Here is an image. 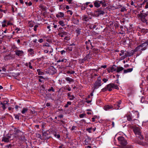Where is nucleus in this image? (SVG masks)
Returning a JSON list of instances; mask_svg holds the SVG:
<instances>
[{
	"instance_id": "nucleus-35",
	"label": "nucleus",
	"mask_w": 148,
	"mask_h": 148,
	"mask_svg": "<svg viewBox=\"0 0 148 148\" xmlns=\"http://www.w3.org/2000/svg\"><path fill=\"white\" fill-rule=\"evenodd\" d=\"M71 101H68L67 103V104H65L64 106V107L65 108H67L68 107L69 105H71Z\"/></svg>"
},
{
	"instance_id": "nucleus-55",
	"label": "nucleus",
	"mask_w": 148,
	"mask_h": 148,
	"mask_svg": "<svg viewBox=\"0 0 148 148\" xmlns=\"http://www.w3.org/2000/svg\"><path fill=\"white\" fill-rule=\"evenodd\" d=\"M64 62V59H62V60H61L60 59H59L57 61V62Z\"/></svg>"
},
{
	"instance_id": "nucleus-60",
	"label": "nucleus",
	"mask_w": 148,
	"mask_h": 148,
	"mask_svg": "<svg viewBox=\"0 0 148 148\" xmlns=\"http://www.w3.org/2000/svg\"><path fill=\"white\" fill-rule=\"evenodd\" d=\"M67 50H68L69 51H71L72 50V48L70 47H68L67 49Z\"/></svg>"
},
{
	"instance_id": "nucleus-30",
	"label": "nucleus",
	"mask_w": 148,
	"mask_h": 148,
	"mask_svg": "<svg viewBox=\"0 0 148 148\" xmlns=\"http://www.w3.org/2000/svg\"><path fill=\"white\" fill-rule=\"evenodd\" d=\"M112 88H114L116 89H119V87L117 85H115L113 83H112Z\"/></svg>"
},
{
	"instance_id": "nucleus-2",
	"label": "nucleus",
	"mask_w": 148,
	"mask_h": 148,
	"mask_svg": "<svg viewBox=\"0 0 148 148\" xmlns=\"http://www.w3.org/2000/svg\"><path fill=\"white\" fill-rule=\"evenodd\" d=\"M94 6L97 8L101 5L102 7H106L108 5V1L107 0H103L99 1L96 0L93 2Z\"/></svg>"
},
{
	"instance_id": "nucleus-8",
	"label": "nucleus",
	"mask_w": 148,
	"mask_h": 148,
	"mask_svg": "<svg viewBox=\"0 0 148 148\" xmlns=\"http://www.w3.org/2000/svg\"><path fill=\"white\" fill-rule=\"evenodd\" d=\"M10 136H9L7 137H3L2 138V141L4 142L5 143H8L10 141Z\"/></svg>"
},
{
	"instance_id": "nucleus-18",
	"label": "nucleus",
	"mask_w": 148,
	"mask_h": 148,
	"mask_svg": "<svg viewBox=\"0 0 148 148\" xmlns=\"http://www.w3.org/2000/svg\"><path fill=\"white\" fill-rule=\"evenodd\" d=\"M116 69V71L117 73H119L124 69L122 67L117 66Z\"/></svg>"
},
{
	"instance_id": "nucleus-51",
	"label": "nucleus",
	"mask_w": 148,
	"mask_h": 148,
	"mask_svg": "<svg viewBox=\"0 0 148 148\" xmlns=\"http://www.w3.org/2000/svg\"><path fill=\"white\" fill-rule=\"evenodd\" d=\"M102 91H103V92H105V91L108 90H107V88H106V86L104 88H103L102 89Z\"/></svg>"
},
{
	"instance_id": "nucleus-16",
	"label": "nucleus",
	"mask_w": 148,
	"mask_h": 148,
	"mask_svg": "<svg viewBox=\"0 0 148 148\" xmlns=\"http://www.w3.org/2000/svg\"><path fill=\"white\" fill-rule=\"evenodd\" d=\"M67 96L69 97V98L70 100H72L74 99L75 98L74 95H71V93L69 92L67 93Z\"/></svg>"
},
{
	"instance_id": "nucleus-4",
	"label": "nucleus",
	"mask_w": 148,
	"mask_h": 148,
	"mask_svg": "<svg viewBox=\"0 0 148 148\" xmlns=\"http://www.w3.org/2000/svg\"><path fill=\"white\" fill-rule=\"evenodd\" d=\"M101 77L100 76L98 77L97 80L94 83L93 85V87L92 88L93 90L92 92H93L95 90L98 89L101 85Z\"/></svg>"
},
{
	"instance_id": "nucleus-62",
	"label": "nucleus",
	"mask_w": 148,
	"mask_h": 148,
	"mask_svg": "<svg viewBox=\"0 0 148 148\" xmlns=\"http://www.w3.org/2000/svg\"><path fill=\"white\" fill-rule=\"evenodd\" d=\"M7 148H9V147H11V144H9L7 145H6L5 146Z\"/></svg>"
},
{
	"instance_id": "nucleus-20",
	"label": "nucleus",
	"mask_w": 148,
	"mask_h": 148,
	"mask_svg": "<svg viewBox=\"0 0 148 148\" xmlns=\"http://www.w3.org/2000/svg\"><path fill=\"white\" fill-rule=\"evenodd\" d=\"M67 33L66 32H59L58 33V35L59 36H60L61 37H63V36H66L67 35Z\"/></svg>"
},
{
	"instance_id": "nucleus-50",
	"label": "nucleus",
	"mask_w": 148,
	"mask_h": 148,
	"mask_svg": "<svg viewBox=\"0 0 148 148\" xmlns=\"http://www.w3.org/2000/svg\"><path fill=\"white\" fill-rule=\"evenodd\" d=\"M146 30L145 29H143L141 30V32L143 33H145Z\"/></svg>"
},
{
	"instance_id": "nucleus-28",
	"label": "nucleus",
	"mask_w": 148,
	"mask_h": 148,
	"mask_svg": "<svg viewBox=\"0 0 148 148\" xmlns=\"http://www.w3.org/2000/svg\"><path fill=\"white\" fill-rule=\"evenodd\" d=\"M66 80L67 81L69 82V83L71 82H73L74 80L72 78H70L69 77H66L65 78Z\"/></svg>"
},
{
	"instance_id": "nucleus-46",
	"label": "nucleus",
	"mask_w": 148,
	"mask_h": 148,
	"mask_svg": "<svg viewBox=\"0 0 148 148\" xmlns=\"http://www.w3.org/2000/svg\"><path fill=\"white\" fill-rule=\"evenodd\" d=\"M15 117V119L19 120V116L17 114H14Z\"/></svg>"
},
{
	"instance_id": "nucleus-25",
	"label": "nucleus",
	"mask_w": 148,
	"mask_h": 148,
	"mask_svg": "<svg viewBox=\"0 0 148 148\" xmlns=\"http://www.w3.org/2000/svg\"><path fill=\"white\" fill-rule=\"evenodd\" d=\"M7 22V21L5 20H4L2 22V27H7V25H6L5 23Z\"/></svg>"
},
{
	"instance_id": "nucleus-41",
	"label": "nucleus",
	"mask_w": 148,
	"mask_h": 148,
	"mask_svg": "<svg viewBox=\"0 0 148 148\" xmlns=\"http://www.w3.org/2000/svg\"><path fill=\"white\" fill-rule=\"evenodd\" d=\"M25 3L27 5L30 6L32 5V3L31 2H29V3L26 2Z\"/></svg>"
},
{
	"instance_id": "nucleus-47",
	"label": "nucleus",
	"mask_w": 148,
	"mask_h": 148,
	"mask_svg": "<svg viewBox=\"0 0 148 148\" xmlns=\"http://www.w3.org/2000/svg\"><path fill=\"white\" fill-rule=\"evenodd\" d=\"M40 88L42 90H44L45 88L44 86L43 85H42L40 86Z\"/></svg>"
},
{
	"instance_id": "nucleus-7",
	"label": "nucleus",
	"mask_w": 148,
	"mask_h": 148,
	"mask_svg": "<svg viewBox=\"0 0 148 148\" xmlns=\"http://www.w3.org/2000/svg\"><path fill=\"white\" fill-rule=\"evenodd\" d=\"M49 134L50 132L48 130V131H47L46 132H45L43 133V136L45 137V139H48L50 137V136H49Z\"/></svg>"
},
{
	"instance_id": "nucleus-29",
	"label": "nucleus",
	"mask_w": 148,
	"mask_h": 148,
	"mask_svg": "<svg viewBox=\"0 0 148 148\" xmlns=\"http://www.w3.org/2000/svg\"><path fill=\"white\" fill-rule=\"evenodd\" d=\"M37 71L38 75H43L44 74V73L42 72L41 70L40 69H37Z\"/></svg>"
},
{
	"instance_id": "nucleus-33",
	"label": "nucleus",
	"mask_w": 148,
	"mask_h": 148,
	"mask_svg": "<svg viewBox=\"0 0 148 148\" xmlns=\"http://www.w3.org/2000/svg\"><path fill=\"white\" fill-rule=\"evenodd\" d=\"M58 23L62 26H64L65 25V24L64 23V21H63L61 20L59 21L58 22Z\"/></svg>"
},
{
	"instance_id": "nucleus-37",
	"label": "nucleus",
	"mask_w": 148,
	"mask_h": 148,
	"mask_svg": "<svg viewBox=\"0 0 148 148\" xmlns=\"http://www.w3.org/2000/svg\"><path fill=\"white\" fill-rule=\"evenodd\" d=\"M1 102V105H2V106H1V107H2L3 110H5L6 108L5 104L3 103H2L1 102Z\"/></svg>"
},
{
	"instance_id": "nucleus-57",
	"label": "nucleus",
	"mask_w": 148,
	"mask_h": 148,
	"mask_svg": "<svg viewBox=\"0 0 148 148\" xmlns=\"http://www.w3.org/2000/svg\"><path fill=\"white\" fill-rule=\"evenodd\" d=\"M102 80L105 83L106 82L108 81V79H107L104 78H103Z\"/></svg>"
},
{
	"instance_id": "nucleus-10",
	"label": "nucleus",
	"mask_w": 148,
	"mask_h": 148,
	"mask_svg": "<svg viewBox=\"0 0 148 148\" xmlns=\"http://www.w3.org/2000/svg\"><path fill=\"white\" fill-rule=\"evenodd\" d=\"M125 54L121 57L123 59H124L127 56H130L132 55L131 53L128 52V51H125Z\"/></svg>"
},
{
	"instance_id": "nucleus-63",
	"label": "nucleus",
	"mask_w": 148,
	"mask_h": 148,
	"mask_svg": "<svg viewBox=\"0 0 148 148\" xmlns=\"http://www.w3.org/2000/svg\"><path fill=\"white\" fill-rule=\"evenodd\" d=\"M86 59H90V56L89 54L86 56Z\"/></svg>"
},
{
	"instance_id": "nucleus-32",
	"label": "nucleus",
	"mask_w": 148,
	"mask_h": 148,
	"mask_svg": "<svg viewBox=\"0 0 148 148\" xmlns=\"http://www.w3.org/2000/svg\"><path fill=\"white\" fill-rule=\"evenodd\" d=\"M28 110V109L26 108H23L21 111V112L23 114H24Z\"/></svg>"
},
{
	"instance_id": "nucleus-48",
	"label": "nucleus",
	"mask_w": 148,
	"mask_h": 148,
	"mask_svg": "<svg viewBox=\"0 0 148 148\" xmlns=\"http://www.w3.org/2000/svg\"><path fill=\"white\" fill-rule=\"evenodd\" d=\"M38 27V25H35L34 26V31H36L37 30V28Z\"/></svg>"
},
{
	"instance_id": "nucleus-23",
	"label": "nucleus",
	"mask_w": 148,
	"mask_h": 148,
	"mask_svg": "<svg viewBox=\"0 0 148 148\" xmlns=\"http://www.w3.org/2000/svg\"><path fill=\"white\" fill-rule=\"evenodd\" d=\"M28 52L31 55H33L34 53V49L32 48H30L28 50Z\"/></svg>"
},
{
	"instance_id": "nucleus-36",
	"label": "nucleus",
	"mask_w": 148,
	"mask_h": 148,
	"mask_svg": "<svg viewBox=\"0 0 148 148\" xmlns=\"http://www.w3.org/2000/svg\"><path fill=\"white\" fill-rule=\"evenodd\" d=\"M121 100H120L119 101V105H118V107H115V108L116 109H118L120 107V105L121 104Z\"/></svg>"
},
{
	"instance_id": "nucleus-17",
	"label": "nucleus",
	"mask_w": 148,
	"mask_h": 148,
	"mask_svg": "<svg viewBox=\"0 0 148 148\" xmlns=\"http://www.w3.org/2000/svg\"><path fill=\"white\" fill-rule=\"evenodd\" d=\"M106 88L109 91H112V83H110L106 86Z\"/></svg>"
},
{
	"instance_id": "nucleus-59",
	"label": "nucleus",
	"mask_w": 148,
	"mask_h": 148,
	"mask_svg": "<svg viewBox=\"0 0 148 148\" xmlns=\"http://www.w3.org/2000/svg\"><path fill=\"white\" fill-rule=\"evenodd\" d=\"M119 101L116 102L115 104L114 105V107L115 108V107H118V105H119Z\"/></svg>"
},
{
	"instance_id": "nucleus-54",
	"label": "nucleus",
	"mask_w": 148,
	"mask_h": 148,
	"mask_svg": "<svg viewBox=\"0 0 148 148\" xmlns=\"http://www.w3.org/2000/svg\"><path fill=\"white\" fill-rule=\"evenodd\" d=\"M107 71L108 73L112 72V71L110 67L108 68L107 69Z\"/></svg>"
},
{
	"instance_id": "nucleus-1",
	"label": "nucleus",
	"mask_w": 148,
	"mask_h": 148,
	"mask_svg": "<svg viewBox=\"0 0 148 148\" xmlns=\"http://www.w3.org/2000/svg\"><path fill=\"white\" fill-rule=\"evenodd\" d=\"M14 134L15 137L18 138L20 140L24 141L25 140V138L23 133L18 129L15 128H14Z\"/></svg>"
},
{
	"instance_id": "nucleus-24",
	"label": "nucleus",
	"mask_w": 148,
	"mask_h": 148,
	"mask_svg": "<svg viewBox=\"0 0 148 148\" xmlns=\"http://www.w3.org/2000/svg\"><path fill=\"white\" fill-rule=\"evenodd\" d=\"M82 20L83 21H89V19L86 15H84L83 16Z\"/></svg>"
},
{
	"instance_id": "nucleus-12",
	"label": "nucleus",
	"mask_w": 148,
	"mask_h": 148,
	"mask_svg": "<svg viewBox=\"0 0 148 148\" xmlns=\"http://www.w3.org/2000/svg\"><path fill=\"white\" fill-rule=\"evenodd\" d=\"M143 12V11H142L141 12H140V14H138L137 16L138 17L145 18L147 16V14L142 13Z\"/></svg>"
},
{
	"instance_id": "nucleus-34",
	"label": "nucleus",
	"mask_w": 148,
	"mask_h": 148,
	"mask_svg": "<svg viewBox=\"0 0 148 148\" xmlns=\"http://www.w3.org/2000/svg\"><path fill=\"white\" fill-rule=\"evenodd\" d=\"M48 91L49 92L51 91L54 92H55V89L53 87H51L50 88L48 89Z\"/></svg>"
},
{
	"instance_id": "nucleus-56",
	"label": "nucleus",
	"mask_w": 148,
	"mask_h": 148,
	"mask_svg": "<svg viewBox=\"0 0 148 148\" xmlns=\"http://www.w3.org/2000/svg\"><path fill=\"white\" fill-rule=\"evenodd\" d=\"M38 41L40 43H42L43 41V40L41 38L38 40Z\"/></svg>"
},
{
	"instance_id": "nucleus-5",
	"label": "nucleus",
	"mask_w": 148,
	"mask_h": 148,
	"mask_svg": "<svg viewBox=\"0 0 148 148\" xmlns=\"http://www.w3.org/2000/svg\"><path fill=\"white\" fill-rule=\"evenodd\" d=\"M147 46V45H145V44L143 43L136 47L134 51H139L142 52V51L145 50L146 49Z\"/></svg>"
},
{
	"instance_id": "nucleus-14",
	"label": "nucleus",
	"mask_w": 148,
	"mask_h": 148,
	"mask_svg": "<svg viewBox=\"0 0 148 148\" xmlns=\"http://www.w3.org/2000/svg\"><path fill=\"white\" fill-rule=\"evenodd\" d=\"M72 21L74 24L77 25H79V20L78 19L73 17L72 18Z\"/></svg>"
},
{
	"instance_id": "nucleus-40",
	"label": "nucleus",
	"mask_w": 148,
	"mask_h": 148,
	"mask_svg": "<svg viewBox=\"0 0 148 148\" xmlns=\"http://www.w3.org/2000/svg\"><path fill=\"white\" fill-rule=\"evenodd\" d=\"M86 114H82L79 115V117L80 118H82L85 116Z\"/></svg>"
},
{
	"instance_id": "nucleus-42",
	"label": "nucleus",
	"mask_w": 148,
	"mask_h": 148,
	"mask_svg": "<svg viewBox=\"0 0 148 148\" xmlns=\"http://www.w3.org/2000/svg\"><path fill=\"white\" fill-rule=\"evenodd\" d=\"M67 73L68 74H73L75 73V71H67Z\"/></svg>"
},
{
	"instance_id": "nucleus-27",
	"label": "nucleus",
	"mask_w": 148,
	"mask_h": 148,
	"mask_svg": "<svg viewBox=\"0 0 148 148\" xmlns=\"http://www.w3.org/2000/svg\"><path fill=\"white\" fill-rule=\"evenodd\" d=\"M116 66L114 65H113L112 66L110 67L111 69L112 72L116 71Z\"/></svg>"
},
{
	"instance_id": "nucleus-39",
	"label": "nucleus",
	"mask_w": 148,
	"mask_h": 148,
	"mask_svg": "<svg viewBox=\"0 0 148 148\" xmlns=\"http://www.w3.org/2000/svg\"><path fill=\"white\" fill-rule=\"evenodd\" d=\"M28 67L30 69H33V67L32 66L31 63V62H29L28 63Z\"/></svg>"
},
{
	"instance_id": "nucleus-52",
	"label": "nucleus",
	"mask_w": 148,
	"mask_h": 148,
	"mask_svg": "<svg viewBox=\"0 0 148 148\" xmlns=\"http://www.w3.org/2000/svg\"><path fill=\"white\" fill-rule=\"evenodd\" d=\"M66 51L63 50L60 51V53H61V54L63 55L65 53H66Z\"/></svg>"
},
{
	"instance_id": "nucleus-13",
	"label": "nucleus",
	"mask_w": 148,
	"mask_h": 148,
	"mask_svg": "<svg viewBox=\"0 0 148 148\" xmlns=\"http://www.w3.org/2000/svg\"><path fill=\"white\" fill-rule=\"evenodd\" d=\"M23 52L22 50H17L15 51L16 54L18 56H21L23 54Z\"/></svg>"
},
{
	"instance_id": "nucleus-6",
	"label": "nucleus",
	"mask_w": 148,
	"mask_h": 148,
	"mask_svg": "<svg viewBox=\"0 0 148 148\" xmlns=\"http://www.w3.org/2000/svg\"><path fill=\"white\" fill-rule=\"evenodd\" d=\"M118 140L120 144L123 146H124L127 145V141L122 136L119 137L118 138Z\"/></svg>"
},
{
	"instance_id": "nucleus-58",
	"label": "nucleus",
	"mask_w": 148,
	"mask_h": 148,
	"mask_svg": "<svg viewBox=\"0 0 148 148\" xmlns=\"http://www.w3.org/2000/svg\"><path fill=\"white\" fill-rule=\"evenodd\" d=\"M65 40H69L70 38H69L68 37L65 36L64 39Z\"/></svg>"
},
{
	"instance_id": "nucleus-9",
	"label": "nucleus",
	"mask_w": 148,
	"mask_h": 148,
	"mask_svg": "<svg viewBox=\"0 0 148 148\" xmlns=\"http://www.w3.org/2000/svg\"><path fill=\"white\" fill-rule=\"evenodd\" d=\"M96 13L98 16L101 15H103L105 13L103 10H101L100 8H98L97 10Z\"/></svg>"
},
{
	"instance_id": "nucleus-49",
	"label": "nucleus",
	"mask_w": 148,
	"mask_h": 148,
	"mask_svg": "<svg viewBox=\"0 0 148 148\" xmlns=\"http://www.w3.org/2000/svg\"><path fill=\"white\" fill-rule=\"evenodd\" d=\"M120 52L121 53V54H122V56L125 54V51L124 50H122L120 51Z\"/></svg>"
},
{
	"instance_id": "nucleus-44",
	"label": "nucleus",
	"mask_w": 148,
	"mask_h": 148,
	"mask_svg": "<svg viewBox=\"0 0 148 148\" xmlns=\"http://www.w3.org/2000/svg\"><path fill=\"white\" fill-rule=\"evenodd\" d=\"M67 12L68 14H70L71 15H72L73 14L72 12L70 10H68L67 11Z\"/></svg>"
},
{
	"instance_id": "nucleus-21",
	"label": "nucleus",
	"mask_w": 148,
	"mask_h": 148,
	"mask_svg": "<svg viewBox=\"0 0 148 148\" xmlns=\"http://www.w3.org/2000/svg\"><path fill=\"white\" fill-rule=\"evenodd\" d=\"M141 20L143 23H146L147 25H148V22L147 20L145 17H140Z\"/></svg>"
},
{
	"instance_id": "nucleus-22",
	"label": "nucleus",
	"mask_w": 148,
	"mask_h": 148,
	"mask_svg": "<svg viewBox=\"0 0 148 148\" xmlns=\"http://www.w3.org/2000/svg\"><path fill=\"white\" fill-rule=\"evenodd\" d=\"M127 120L128 121H132V124H133V123H134L133 122V121H132V117L131 116H130V115H127Z\"/></svg>"
},
{
	"instance_id": "nucleus-19",
	"label": "nucleus",
	"mask_w": 148,
	"mask_h": 148,
	"mask_svg": "<svg viewBox=\"0 0 148 148\" xmlns=\"http://www.w3.org/2000/svg\"><path fill=\"white\" fill-rule=\"evenodd\" d=\"M64 14L62 12H60L58 14H56V16L57 18L62 17L64 16Z\"/></svg>"
},
{
	"instance_id": "nucleus-64",
	"label": "nucleus",
	"mask_w": 148,
	"mask_h": 148,
	"mask_svg": "<svg viewBox=\"0 0 148 148\" xmlns=\"http://www.w3.org/2000/svg\"><path fill=\"white\" fill-rule=\"evenodd\" d=\"M145 8L146 9L148 8V2H147L146 3V5L145 6Z\"/></svg>"
},
{
	"instance_id": "nucleus-15",
	"label": "nucleus",
	"mask_w": 148,
	"mask_h": 148,
	"mask_svg": "<svg viewBox=\"0 0 148 148\" xmlns=\"http://www.w3.org/2000/svg\"><path fill=\"white\" fill-rule=\"evenodd\" d=\"M113 107L112 106H109L108 105L105 106L104 107V109L106 110H108L110 109H113Z\"/></svg>"
},
{
	"instance_id": "nucleus-26",
	"label": "nucleus",
	"mask_w": 148,
	"mask_h": 148,
	"mask_svg": "<svg viewBox=\"0 0 148 148\" xmlns=\"http://www.w3.org/2000/svg\"><path fill=\"white\" fill-rule=\"evenodd\" d=\"M133 70L132 68L128 69L126 70H124L123 71L124 73H125L128 72H131Z\"/></svg>"
},
{
	"instance_id": "nucleus-38",
	"label": "nucleus",
	"mask_w": 148,
	"mask_h": 148,
	"mask_svg": "<svg viewBox=\"0 0 148 148\" xmlns=\"http://www.w3.org/2000/svg\"><path fill=\"white\" fill-rule=\"evenodd\" d=\"M92 129V127H90L86 129V130L89 133H91V130Z\"/></svg>"
},
{
	"instance_id": "nucleus-53",
	"label": "nucleus",
	"mask_w": 148,
	"mask_h": 148,
	"mask_svg": "<svg viewBox=\"0 0 148 148\" xmlns=\"http://www.w3.org/2000/svg\"><path fill=\"white\" fill-rule=\"evenodd\" d=\"M54 136L58 138H59L60 137V135L59 134H55Z\"/></svg>"
},
{
	"instance_id": "nucleus-11",
	"label": "nucleus",
	"mask_w": 148,
	"mask_h": 148,
	"mask_svg": "<svg viewBox=\"0 0 148 148\" xmlns=\"http://www.w3.org/2000/svg\"><path fill=\"white\" fill-rule=\"evenodd\" d=\"M14 58V56L12 55L9 54L6 56L4 58L5 60H10L13 58Z\"/></svg>"
},
{
	"instance_id": "nucleus-3",
	"label": "nucleus",
	"mask_w": 148,
	"mask_h": 148,
	"mask_svg": "<svg viewBox=\"0 0 148 148\" xmlns=\"http://www.w3.org/2000/svg\"><path fill=\"white\" fill-rule=\"evenodd\" d=\"M133 130L137 137H138L141 140L143 139L144 137L141 134V131L139 127H134L133 128Z\"/></svg>"
},
{
	"instance_id": "nucleus-61",
	"label": "nucleus",
	"mask_w": 148,
	"mask_h": 148,
	"mask_svg": "<svg viewBox=\"0 0 148 148\" xmlns=\"http://www.w3.org/2000/svg\"><path fill=\"white\" fill-rule=\"evenodd\" d=\"M90 2H87L85 4H84V5H85V6L86 7H87V5H88V4L90 3Z\"/></svg>"
},
{
	"instance_id": "nucleus-45",
	"label": "nucleus",
	"mask_w": 148,
	"mask_h": 148,
	"mask_svg": "<svg viewBox=\"0 0 148 148\" xmlns=\"http://www.w3.org/2000/svg\"><path fill=\"white\" fill-rule=\"evenodd\" d=\"M81 29H78L76 30V31L77 33L78 34H79L81 32Z\"/></svg>"
},
{
	"instance_id": "nucleus-31",
	"label": "nucleus",
	"mask_w": 148,
	"mask_h": 148,
	"mask_svg": "<svg viewBox=\"0 0 148 148\" xmlns=\"http://www.w3.org/2000/svg\"><path fill=\"white\" fill-rule=\"evenodd\" d=\"M39 7L43 10H46L45 7L42 5H40Z\"/></svg>"
},
{
	"instance_id": "nucleus-43",
	"label": "nucleus",
	"mask_w": 148,
	"mask_h": 148,
	"mask_svg": "<svg viewBox=\"0 0 148 148\" xmlns=\"http://www.w3.org/2000/svg\"><path fill=\"white\" fill-rule=\"evenodd\" d=\"M89 140V139L88 138V139H86L85 141H84V142H85V145H87L88 143V140Z\"/></svg>"
}]
</instances>
